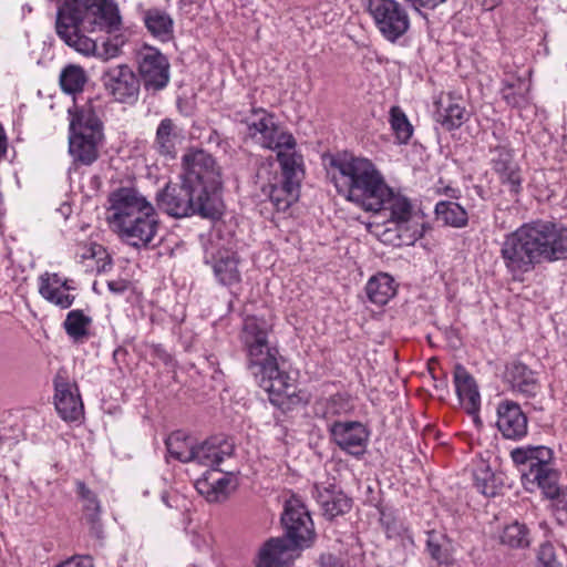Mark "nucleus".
<instances>
[{
    "instance_id": "32",
    "label": "nucleus",
    "mask_w": 567,
    "mask_h": 567,
    "mask_svg": "<svg viewBox=\"0 0 567 567\" xmlns=\"http://www.w3.org/2000/svg\"><path fill=\"white\" fill-rule=\"evenodd\" d=\"M365 292L371 302L384 306L396 292L394 279L388 274H378L369 279Z\"/></svg>"
},
{
    "instance_id": "42",
    "label": "nucleus",
    "mask_w": 567,
    "mask_h": 567,
    "mask_svg": "<svg viewBox=\"0 0 567 567\" xmlns=\"http://www.w3.org/2000/svg\"><path fill=\"white\" fill-rule=\"evenodd\" d=\"M89 323L90 318L84 316L82 311L72 310L68 313L63 324L66 333L78 340L86 334Z\"/></svg>"
},
{
    "instance_id": "29",
    "label": "nucleus",
    "mask_w": 567,
    "mask_h": 567,
    "mask_svg": "<svg viewBox=\"0 0 567 567\" xmlns=\"http://www.w3.org/2000/svg\"><path fill=\"white\" fill-rule=\"evenodd\" d=\"M231 478L227 475L215 476L212 472L195 483L197 492L210 503L225 501L230 492Z\"/></svg>"
},
{
    "instance_id": "34",
    "label": "nucleus",
    "mask_w": 567,
    "mask_h": 567,
    "mask_svg": "<svg viewBox=\"0 0 567 567\" xmlns=\"http://www.w3.org/2000/svg\"><path fill=\"white\" fill-rule=\"evenodd\" d=\"M177 134L176 126L171 118H164L157 126L154 146L156 151L166 158H174L176 155Z\"/></svg>"
},
{
    "instance_id": "6",
    "label": "nucleus",
    "mask_w": 567,
    "mask_h": 567,
    "mask_svg": "<svg viewBox=\"0 0 567 567\" xmlns=\"http://www.w3.org/2000/svg\"><path fill=\"white\" fill-rule=\"evenodd\" d=\"M514 464L520 472L524 486L534 491L542 489L548 497H557V506L567 512V488L558 492L556 486L557 474L553 467L554 452L550 447L523 446L511 452Z\"/></svg>"
},
{
    "instance_id": "9",
    "label": "nucleus",
    "mask_w": 567,
    "mask_h": 567,
    "mask_svg": "<svg viewBox=\"0 0 567 567\" xmlns=\"http://www.w3.org/2000/svg\"><path fill=\"white\" fill-rule=\"evenodd\" d=\"M181 179L193 185L207 197H218L221 187V168L212 154L202 150H189L182 158Z\"/></svg>"
},
{
    "instance_id": "20",
    "label": "nucleus",
    "mask_w": 567,
    "mask_h": 567,
    "mask_svg": "<svg viewBox=\"0 0 567 567\" xmlns=\"http://www.w3.org/2000/svg\"><path fill=\"white\" fill-rule=\"evenodd\" d=\"M492 168L498 175L501 183L508 186L509 192L518 194L522 189L523 177L513 151L498 145L492 150Z\"/></svg>"
},
{
    "instance_id": "31",
    "label": "nucleus",
    "mask_w": 567,
    "mask_h": 567,
    "mask_svg": "<svg viewBox=\"0 0 567 567\" xmlns=\"http://www.w3.org/2000/svg\"><path fill=\"white\" fill-rule=\"evenodd\" d=\"M296 147L297 145L282 147L275 152L277 153V159L281 167V176L279 178L300 184L303 176V158L302 155L297 152Z\"/></svg>"
},
{
    "instance_id": "4",
    "label": "nucleus",
    "mask_w": 567,
    "mask_h": 567,
    "mask_svg": "<svg viewBox=\"0 0 567 567\" xmlns=\"http://www.w3.org/2000/svg\"><path fill=\"white\" fill-rule=\"evenodd\" d=\"M109 228L134 248L147 247L158 230L151 202L135 187H118L109 196Z\"/></svg>"
},
{
    "instance_id": "12",
    "label": "nucleus",
    "mask_w": 567,
    "mask_h": 567,
    "mask_svg": "<svg viewBox=\"0 0 567 567\" xmlns=\"http://www.w3.org/2000/svg\"><path fill=\"white\" fill-rule=\"evenodd\" d=\"M368 11L380 33L390 42H395L410 28L405 9L395 0H368Z\"/></svg>"
},
{
    "instance_id": "45",
    "label": "nucleus",
    "mask_w": 567,
    "mask_h": 567,
    "mask_svg": "<svg viewBox=\"0 0 567 567\" xmlns=\"http://www.w3.org/2000/svg\"><path fill=\"white\" fill-rule=\"evenodd\" d=\"M322 409L323 417L330 419L346 413L349 410V402L343 395L336 394L322 403Z\"/></svg>"
},
{
    "instance_id": "41",
    "label": "nucleus",
    "mask_w": 567,
    "mask_h": 567,
    "mask_svg": "<svg viewBox=\"0 0 567 567\" xmlns=\"http://www.w3.org/2000/svg\"><path fill=\"white\" fill-rule=\"evenodd\" d=\"M390 124L400 144H405L410 141L413 127L405 113L399 106L391 107Z\"/></svg>"
},
{
    "instance_id": "30",
    "label": "nucleus",
    "mask_w": 567,
    "mask_h": 567,
    "mask_svg": "<svg viewBox=\"0 0 567 567\" xmlns=\"http://www.w3.org/2000/svg\"><path fill=\"white\" fill-rule=\"evenodd\" d=\"M127 39L128 34L123 27L118 6L113 0H109V59L121 53V48Z\"/></svg>"
},
{
    "instance_id": "19",
    "label": "nucleus",
    "mask_w": 567,
    "mask_h": 567,
    "mask_svg": "<svg viewBox=\"0 0 567 567\" xmlns=\"http://www.w3.org/2000/svg\"><path fill=\"white\" fill-rule=\"evenodd\" d=\"M109 91L120 103L133 104L137 101L141 82L126 64H118L109 72Z\"/></svg>"
},
{
    "instance_id": "36",
    "label": "nucleus",
    "mask_w": 567,
    "mask_h": 567,
    "mask_svg": "<svg viewBox=\"0 0 567 567\" xmlns=\"http://www.w3.org/2000/svg\"><path fill=\"white\" fill-rule=\"evenodd\" d=\"M426 550L430 557L437 565H449L453 560L451 554V542L445 535L441 533H427Z\"/></svg>"
},
{
    "instance_id": "25",
    "label": "nucleus",
    "mask_w": 567,
    "mask_h": 567,
    "mask_svg": "<svg viewBox=\"0 0 567 567\" xmlns=\"http://www.w3.org/2000/svg\"><path fill=\"white\" fill-rule=\"evenodd\" d=\"M506 380L513 391L525 398H535L540 391L536 373L522 362H512L506 368Z\"/></svg>"
},
{
    "instance_id": "23",
    "label": "nucleus",
    "mask_w": 567,
    "mask_h": 567,
    "mask_svg": "<svg viewBox=\"0 0 567 567\" xmlns=\"http://www.w3.org/2000/svg\"><path fill=\"white\" fill-rule=\"evenodd\" d=\"M312 496L316 498L323 512V515L328 519H333L339 515L348 513L352 506L351 498H349L333 484H315L312 488Z\"/></svg>"
},
{
    "instance_id": "26",
    "label": "nucleus",
    "mask_w": 567,
    "mask_h": 567,
    "mask_svg": "<svg viewBox=\"0 0 567 567\" xmlns=\"http://www.w3.org/2000/svg\"><path fill=\"white\" fill-rule=\"evenodd\" d=\"M276 182L262 187V192L278 212H286L299 197L300 184L275 177Z\"/></svg>"
},
{
    "instance_id": "11",
    "label": "nucleus",
    "mask_w": 567,
    "mask_h": 567,
    "mask_svg": "<svg viewBox=\"0 0 567 567\" xmlns=\"http://www.w3.org/2000/svg\"><path fill=\"white\" fill-rule=\"evenodd\" d=\"M281 524L285 537L299 547L306 549L313 545L317 536L315 525L310 512L300 498L291 496L285 502Z\"/></svg>"
},
{
    "instance_id": "43",
    "label": "nucleus",
    "mask_w": 567,
    "mask_h": 567,
    "mask_svg": "<svg viewBox=\"0 0 567 567\" xmlns=\"http://www.w3.org/2000/svg\"><path fill=\"white\" fill-rule=\"evenodd\" d=\"M474 485L485 496H494L496 494V480L488 466L483 465L475 470Z\"/></svg>"
},
{
    "instance_id": "40",
    "label": "nucleus",
    "mask_w": 567,
    "mask_h": 567,
    "mask_svg": "<svg viewBox=\"0 0 567 567\" xmlns=\"http://www.w3.org/2000/svg\"><path fill=\"white\" fill-rule=\"evenodd\" d=\"M499 539L511 548H526L530 544L529 529L526 525L514 522L504 527Z\"/></svg>"
},
{
    "instance_id": "14",
    "label": "nucleus",
    "mask_w": 567,
    "mask_h": 567,
    "mask_svg": "<svg viewBox=\"0 0 567 567\" xmlns=\"http://www.w3.org/2000/svg\"><path fill=\"white\" fill-rule=\"evenodd\" d=\"M334 443L348 454L359 458L367 450L369 431L357 421H334L329 426Z\"/></svg>"
},
{
    "instance_id": "52",
    "label": "nucleus",
    "mask_w": 567,
    "mask_h": 567,
    "mask_svg": "<svg viewBox=\"0 0 567 567\" xmlns=\"http://www.w3.org/2000/svg\"><path fill=\"white\" fill-rule=\"evenodd\" d=\"M91 185H92V187H94V188H99V187L102 185V181H101V178H100L99 176H93V177L91 178Z\"/></svg>"
},
{
    "instance_id": "5",
    "label": "nucleus",
    "mask_w": 567,
    "mask_h": 567,
    "mask_svg": "<svg viewBox=\"0 0 567 567\" xmlns=\"http://www.w3.org/2000/svg\"><path fill=\"white\" fill-rule=\"evenodd\" d=\"M106 29V0H64L56 12L55 30L59 38L70 48L85 56H99L104 60L106 40L84 34Z\"/></svg>"
},
{
    "instance_id": "15",
    "label": "nucleus",
    "mask_w": 567,
    "mask_h": 567,
    "mask_svg": "<svg viewBox=\"0 0 567 567\" xmlns=\"http://www.w3.org/2000/svg\"><path fill=\"white\" fill-rule=\"evenodd\" d=\"M496 412V425L505 439L518 441L527 435L528 419L518 403L504 400L498 403Z\"/></svg>"
},
{
    "instance_id": "27",
    "label": "nucleus",
    "mask_w": 567,
    "mask_h": 567,
    "mask_svg": "<svg viewBox=\"0 0 567 567\" xmlns=\"http://www.w3.org/2000/svg\"><path fill=\"white\" fill-rule=\"evenodd\" d=\"M143 22L147 31L161 42L174 37V20L168 12L159 8H150L143 13Z\"/></svg>"
},
{
    "instance_id": "3",
    "label": "nucleus",
    "mask_w": 567,
    "mask_h": 567,
    "mask_svg": "<svg viewBox=\"0 0 567 567\" xmlns=\"http://www.w3.org/2000/svg\"><path fill=\"white\" fill-rule=\"evenodd\" d=\"M270 326L256 316L244 319L239 340L246 357V367L274 404L295 393L289 375L279 368V350L269 341Z\"/></svg>"
},
{
    "instance_id": "38",
    "label": "nucleus",
    "mask_w": 567,
    "mask_h": 567,
    "mask_svg": "<svg viewBox=\"0 0 567 567\" xmlns=\"http://www.w3.org/2000/svg\"><path fill=\"white\" fill-rule=\"evenodd\" d=\"M435 214L439 220L452 227L461 228L467 224L466 210L455 202H439L435 205Z\"/></svg>"
},
{
    "instance_id": "48",
    "label": "nucleus",
    "mask_w": 567,
    "mask_h": 567,
    "mask_svg": "<svg viewBox=\"0 0 567 567\" xmlns=\"http://www.w3.org/2000/svg\"><path fill=\"white\" fill-rule=\"evenodd\" d=\"M55 567H93V563L89 556H75L60 563Z\"/></svg>"
},
{
    "instance_id": "8",
    "label": "nucleus",
    "mask_w": 567,
    "mask_h": 567,
    "mask_svg": "<svg viewBox=\"0 0 567 567\" xmlns=\"http://www.w3.org/2000/svg\"><path fill=\"white\" fill-rule=\"evenodd\" d=\"M157 206L167 215L183 218L198 215L215 219L219 216V197H207L184 179L181 184H167L157 193Z\"/></svg>"
},
{
    "instance_id": "28",
    "label": "nucleus",
    "mask_w": 567,
    "mask_h": 567,
    "mask_svg": "<svg viewBox=\"0 0 567 567\" xmlns=\"http://www.w3.org/2000/svg\"><path fill=\"white\" fill-rule=\"evenodd\" d=\"M467 112L451 95L436 102L434 120L446 131L458 128L466 121Z\"/></svg>"
},
{
    "instance_id": "7",
    "label": "nucleus",
    "mask_w": 567,
    "mask_h": 567,
    "mask_svg": "<svg viewBox=\"0 0 567 567\" xmlns=\"http://www.w3.org/2000/svg\"><path fill=\"white\" fill-rule=\"evenodd\" d=\"M105 101L97 96L90 99L86 107L70 123L69 152L83 164H91L97 157V143L103 137Z\"/></svg>"
},
{
    "instance_id": "51",
    "label": "nucleus",
    "mask_w": 567,
    "mask_h": 567,
    "mask_svg": "<svg viewBox=\"0 0 567 567\" xmlns=\"http://www.w3.org/2000/svg\"><path fill=\"white\" fill-rule=\"evenodd\" d=\"M131 288L130 282L127 281H112L109 282V290L115 293H122L125 292Z\"/></svg>"
},
{
    "instance_id": "54",
    "label": "nucleus",
    "mask_w": 567,
    "mask_h": 567,
    "mask_svg": "<svg viewBox=\"0 0 567 567\" xmlns=\"http://www.w3.org/2000/svg\"><path fill=\"white\" fill-rule=\"evenodd\" d=\"M261 174H262V168H260V169L258 171L257 176H258V177H260V176H261Z\"/></svg>"
},
{
    "instance_id": "39",
    "label": "nucleus",
    "mask_w": 567,
    "mask_h": 567,
    "mask_svg": "<svg viewBox=\"0 0 567 567\" xmlns=\"http://www.w3.org/2000/svg\"><path fill=\"white\" fill-rule=\"evenodd\" d=\"M59 82L64 93L75 94L83 90L86 75L81 66L70 64L61 71Z\"/></svg>"
},
{
    "instance_id": "37",
    "label": "nucleus",
    "mask_w": 567,
    "mask_h": 567,
    "mask_svg": "<svg viewBox=\"0 0 567 567\" xmlns=\"http://www.w3.org/2000/svg\"><path fill=\"white\" fill-rule=\"evenodd\" d=\"M78 256L82 261L90 260L91 264L86 265V270L96 271L97 274L104 271L106 267V250L97 243V240L91 238L89 243L82 244Z\"/></svg>"
},
{
    "instance_id": "21",
    "label": "nucleus",
    "mask_w": 567,
    "mask_h": 567,
    "mask_svg": "<svg viewBox=\"0 0 567 567\" xmlns=\"http://www.w3.org/2000/svg\"><path fill=\"white\" fill-rule=\"evenodd\" d=\"M234 453V443L225 437L214 436L195 446L190 462L220 471L219 465Z\"/></svg>"
},
{
    "instance_id": "1",
    "label": "nucleus",
    "mask_w": 567,
    "mask_h": 567,
    "mask_svg": "<svg viewBox=\"0 0 567 567\" xmlns=\"http://www.w3.org/2000/svg\"><path fill=\"white\" fill-rule=\"evenodd\" d=\"M337 192L365 212H388L404 244L412 245L425 233L423 215L410 199L396 194L384 182L375 165L367 158L338 155L330 162Z\"/></svg>"
},
{
    "instance_id": "44",
    "label": "nucleus",
    "mask_w": 567,
    "mask_h": 567,
    "mask_svg": "<svg viewBox=\"0 0 567 567\" xmlns=\"http://www.w3.org/2000/svg\"><path fill=\"white\" fill-rule=\"evenodd\" d=\"M329 4H319L315 8L301 10L302 17L308 21L310 28H322L333 20V13L328 11Z\"/></svg>"
},
{
    "instance_id": "35",
    "label": "nucleus",
    "mask_w": 567,
    "mask_h": 567,
    "mask_svg": "<svg viewBox=\"0 0 567 567\" xmlns=\"http://www.w3.org/2000/svg\"><path fill=\"white\" fill-rule=\"evenodd\" d=\"M169 455L183 463H188L194 457L195 446L189 436L183 431L173 432L165 441Z\"/></svg>"
},
{
    "instance_id": "46",
    "label": "nucleus",
    "mask_w": 567,
    "mask_h": 567,
    "mask_svg": "<svg viewBox=\"0 0 567 567\" xmlns=\"http://www.w3.org/2000/svg\"><path fill=\"white\" fill-rule=\"evenodd\" d=\"M536 567H560L551 544L545 543L540 545L537 554Z\"/></svg>"
},
{
    "instance_id": "16",
    "label": "nucleus",
    "mask_w": 567,
    "mask_h": 567,
    "mask_svg": "<svg viewBox=\"0 0 567 567\" xmlns=\"http://www.w3.org/2000/svg\"><path fill=\"white\" fill-rule=\"evenodd\" d=\"M302 549L285 536L270 538L259 550L257 567H286Z\"/></svg>"
},
{
    "instance_id": "24",
    "label": "nucleus",
    "mask_w": 567,
    "mask_h": 567,
    "mask_svg": "<svg viewBox=\"0 0 567 567\" xmlns=\"http://www.w3.org/2000/svg\"><path fill=\"white\" fill-rule=\"evenodd\" d=\"M205 264L212 267L216 280L223 286L231 287L241 280L238 269L239 257L235 251L218 250L212 256H206Z\"/></svg>"
},
{
    "instance_id": "13",
    "label": "nucleus",
    "mask_w": 567,
    "mask_h": 567,
    "mask_svg": "<svg viewBox=\"0 0 567 567\" xmlns=\"http://www.w3.org/2000/svg\"><path fill=\"white\" fill-rule=\"evenodd\" d=\"M136 60L145 91L155 94L168 85L171 64L168 59L157 48L144 44L137 51Z\"/></svg>"
},
{
    "instance_id": "17",
    "label": "nucleus",
    "mask_w": 567,
    "mask_h": 567,
    "mask_svg": "<svg viewBox=\"0 0 567 567\" xmlns=\"http://www.w3.org/2000/svg\"><path fill=\"white\" fill-rule=\"evenodd\" d=\"M39 281V292L47 301L61 309H68L73 305L76 287L72 279L47 272Z\"/></svg>"
},
{
    "instance_id": "33",
    "label": "nucleus",
    "mask_w": 567,
    "mask_h": 567,
    "mask_svg": "<svg viewBox=\"0 0 567 567\" xmlns=\"http://www.w3.org/2000/svg\"><path fill=\"white\" fill-rule=\"evenodd\" d=\"M78 493L83 502V519L99 536L102 533V507L95 494L84 483H78Z\"/></svg>"
},
{
    "instance_id": "2",
    "label": "nucleus",
    "mask_w": 567,
    "mask_h": 567,
    "mask_svg": "<svg viewBox=\"0 0 567 567\" xmlns=\"http://www.w3.org/2000/svg\"><path fill=\"white\" fill-rule=\"evenodd\" d=\"M501 259L515 280L536 265L567 259V227L544 220L526 223L504 236Z\"/></svg>"
},
{
    "instance_id": "10",
    "label": "nucleus",
    "mask_w": 567,
    "mask_h": 567,
    "mask_svg": "<svg viewBox=\"0 0 567 567\" xmlns=\"http://www.w3.org/2000/svg\"><path fill=\"white\" fill-rule=\"evenodd\" d=\"M238 121L247 125L249 135L265 148L276 151L297 145L293 135L276 123L275 116L265 109L252 107Z\"/></svg>"
},
{
    "instance_id": "47",
    "label": "nucleus",
    "mask_w": 567,
    "mask_h": 567,
    "mask_svg": "<svg viewBox=\"0 0 567 567\" xmlns=\"http://www.w3.org/2000/svg\"><path fill=\"white\" fill-rule=\"evenodd\" d=\"M503 97L512 106H519L525 102V95L522 92L514 91L513 84H507L503 89Z\"/></svg>"
},
{
    "instance_id": "22",
    "label": "nucleus",
    "mask_w": 567,
    "mask_h": 567,
    "mask_svg": "<svg viewBox=\"0 0 567 567\" xmlns=\"http://www.w3.org/2000/svg\"><path fill=\"white\" fill-rule=\"evenodd\" d=\"M454 384L457 398L465 411L474 416L476 423L480 422L478 411L481 408V395L474 378L462 365L454 367Z\"/></svg>"
},
{
    "instance_id": "18",
    "label": "nucleus",
    "mask_w": 567,
    "mask_h": 567,
    "mask_svg": "<svg viewBox=\"0 0 567 567\" xmlns=\"http://www.w3.org/2000/svg\"><path fill=\"white\" fill-rule=\"evenodd\" d=\"M54 404L59 415L64 421H79L83 416V403L78 386L59 373L54 378Z\"/></svg>"
},
{
    "instance_id": "50",
    "label": "nucleus",
    "mask_w": 567,
    "mask_h": 567,
    "mask_svg": "<svg viewBox=\"0 0 567 567\" xmlns=\"http://www.w3.org/2000/svg\"><path fill=\"white\" fill-rule=\"evenodd\" d=\"M319 561L321 567H341L339 559L331 554L321 555Z\"/></svg>"
},
{
    "instance_id": "53",
    "label": "nucleus",
    "mask_w": 567,
    "mask_h": 567,
    "mask_svg": "<svg viewBox=\"0 0 567 567\" xmlns=\"http://www.w3.org/2000/svg\"><path fill=\"white\" fill-rule=\"evenodd\" d=\"M60 209L63 214H66L71 210V207L69 205H62Z\"/></svg>"
},
{
    "instance_id": "49",
    "label": "nucleus",
    "mask_w": 567,
    "mask_h": 567,
    "mask_svg": "<svg viewBox=\"0 0 567 567\" xmlns=\"http://www.w3.org/2000/svg\"><path fill=\"white\" fill-rule=\"evenodd\" d=\"M416 11L421 12L422 9L433 10L437 6L444 3L446 0H405Z\"/></svg>"
}]
</instances>
